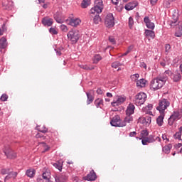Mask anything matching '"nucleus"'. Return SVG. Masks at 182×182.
I'll use <instances>...</instances> for the list:
<instances>
[{"instance_id": "obj_39", "label": "nucleus", "mask_w": 182, "mask_h": 182, "mask_svg": "<svg viewBox=\"0 0 182 182\" xmlns=\"http://www.w3.org/2000/svg\"><path fill=\"white\" fill-rule=\"evenodd\" d=\"M82 69H85V70H93L95 69V67L93 66H89L87 65H81Z\"/></svg>"}, {"instance_id": "obj_31", "label": "nucleus", "mask_w": 182, "mask_h": 182, "mask_svg": "<svg viewBox=\"0 0 182 182\" xmlns=\"http://www.w3.org/2000/svg\"><path fill=\"white\" fill-rule=\"evenodd\" d=\"M86 95L87 97V105H90V103H92L93 100H95V97L89 92H86Z\"/></svg>"}, {"instance_id": "obj_43", "label": "nucleus", "mask_w": 182, "mask_h": 182, "mask_svg": "<svg viewBox=\"0 0 182 182\" xmlns=\"http://www.w3.org/2000/svg\"><path fill=\"white\" fill-rule=\"evenodd\" d=\"M122 64L118 62V61H116V62H114L112 63V68H114V69H117V68H119V66H120Z\"/></svg>"}, {"instance_id": "obj_64", "label": "nucleus", "mask_w": 182, "mask_h": 182, "mask_svg": "<svg viewBox=\"0 0 182 182\" xmlns=\"http://www.w3.org/2000/svg\"><path fill=\"white\" fill-rule=\"evenodd\" d=\"M158 0H151V5H156V3L157 2Z\"/></svg>"}, {"instance_id": "obj_55", "label": "nucleus", "mask_w": 182, "mask_h": 182, "mask_svg": "<svg viewBox=\"0 0 182 182\" xmlns=\"http://www.w3.org/2000/svg\"><path fill=\"white\" fill-rule=\"evenodd\" d=\"M170 49H171V47L170 46V45L169 44H166V46H165L166 52H168L170 50Z\"/></svg>"}, {"instance_id": "obj_51", "label": "nucleus", "mask_w": 182, "mask_h": 182, "mask_svg": "<svg viewBox=\"0 0 182 182\" xmlns=\"http://www.w3.org/2000/svg\"><path fill=\"white\" fill-rule=\"evenodd\" d=\"M159 75H165V76H167V75H168V76H173V73L171 72V70H166L165 72H164V73H162V74H159Z\"/></svg>"}, {"instance_id": "obj_56", "label": "nucleus", "mask_w": 182, "mask_h": 182, "mask_svg": "<svg viewBox=\"0 0 182 182\" xmlns=\"http://www.w3.org/2000/svg\"><path fill=\"white\" fill-rule=\"evenodd\" d=\"M164 6H166V8H169L170 7V1H166L164 2Z\"/></svg>"}, {"instance_id": "obj_45", "label": "nucleus", "mask_w": 182, "mask_h": 182, "mask_svg": "<svg viewBox=\"0 0 182 182\" xmlns=\"http://www.w3.org/2000/svg\"><path fill=\"white\" fill-rule=\"evenodd\" d=\"M139 76L140 75L139 74H134L131 75V79L133 80V82H136V80L139 79Z\"/></svg>"}, {"instance_id": "obj_2", "label": "nucleus", "mask_w": 182, "mask_h": 182, "mask_svg": "<svg viewBox=\"0 0 182 182\" xmlns=\"http://www.w3.org/2000/svg\"><path fill=\"white\" fill-rule=\"evenodd\" d=\"M94 7L90 9V15H95V14H101L103 11V0H95Z\"/></svg>"}, {"instance_id": "obj_57", "label": "nucleus", "mask_w": 182, "mask_h": 182, "mask_svg": "<svg viewBox=\"0 0 182 182\" xmlns=\"http://www.w3.org/2000/svg\"><path fill=\"white\" fill-rule=\"evenodd\" d=\"M97 95H103V90L98 88L97 90Z\"/></svg>"}, {"instance_id": "obj_32", "label": "nucleus", "mask_w": 182, "mask_h": 182, "mask_svg": "<svg viewBox=\"0 0 182 182\" xmlns=\"http://www.w3.org/2000/svg\"><path fill=\"white\" fill-rule=\"evenodd\" d=\"M137 87H144L146 86V80L141 79L136 81Z\"/></svg>"}, {"instance_id": "obj_28", "label": "nucleus", "mask_w": 182, "mask_h": 182, "mask_svg": "<svg viewBox=\"0 0 182 182\" xmlns=\"http://www.w3.org/2000/svg\"><path fill=\"white\" fill-rule=\"evenodd\" d=\"M36 130H38V132H40L41 133H48V128H46L45 125L37 126Z\"/></svg>"}, {"instance_id": "obj_34", "label": "nucleus", "mask_w": 182, "mask_h": 182, "mask_svg": "<svg viewBox=\"0 0 182 182\" xmlns=\"http://www.w3.org/2000/svg\"><path fill=\"white\" fill-rule=\"evenodd\" d=\"M133 122V117L132 115H127V117L124 118V122L122 123H125V126L127 123H132Z\"/></svg>"}, {"instance_id": "obj_18", "label": "nucleus", "mask_w": 182, "mask_h": 182, "mask_svg": "<svg viewBox=\"0 0 182 182\" xmlns=\"http://www.w3.org/2000/svg\"><path fill=\"white\" fill-rule=\"evenodd\" d=\"M92 18H93V23L95 25H99L102 22V18L99 16V14L95 13V14H91Z\"/></svg>"}, {"instance_id": "obj_52", "label": "nucleus", "mask_w": 182, "mask_h": 182, "mask_svg": "<svg viewBox=\"0 0 182 182\" xmlns=\"http://www.w3.org/2000/svg\"><path fill=\"white\" fill-rule=\"evenodd\" d=\"M174 147L176 150H178V151H180V149H181L182 147V144L181 143L176 144L174 145Z\"/></svg>"}, {"instance_id": "obj_35", "label": "nucleus", "mask_w": 182, "mask_h": 182, "mask_svg": "<svg viewBox=\"0 0 182 182\" xmlns=\"http://www.w3.org/2000/svg\"><path fill=\"white\" fill-rule=\"evenodd\" d=\"M43 178L47 181H49V180H50V172L46 171L43 173Z\"/></svg>"}, {"instance_id": "obj_20", "label": "nucleus", "mask_w": 182, "mask_h": 182, "mask_svg": "<svg viewBox=\"0 0 182 182\" xmlns=\"http://www.w3.org/2000/svg\"><path fill=\"white\" fill-rule=\"evenodd\" d=\"M161 114L156 118V123L158 126L161 127L164 123V112H160Z\"/></svg>"}, {"instance_id": "obj_58", "label": "nucleus", "mask_w": 182, "mask_h": 182, "mask_svg": "<svg viewBox=\"0 0 182 182\" xmlns=\"http://www.w3.org/2000/svg\"><path fill=\"white\" fill-rule=\"evenodd\" d=\"M136 134H137V132H130L129 137H134V136H136Z\"/></svg>"}, {"instance_id": "obj_6", "label": "nucleus", "mask_w": 182, "mask_h": 182, "mask_svg": "<svg viewBox=\"0 0 182 182\" xmlns=\"http://www.w3.org/2000/svg\"><path fill=\"white\" fill-rule=\"evenodd\" d=\"M182 117V114L180 113L178 111H175L173 112V114L171 115V117L168 119V124L169 126H173L174 124V122L177 120H180Z\"/></svg>"}, {"instance_id": "obj_36", "label": "nucleus", "mask_w": 182, "mask_h": 182, "mask_svg": "<svg viewBox=\"0 0 182 182\" xmlns=\"http://www.w3.org/2000/svg\"><path fill=\"white\" fill-rule=\"evenodd\" d=\"M100 60H102V56H100V55L97 54L94 56L93 58V63H99V62H100Z\"/></svg>"}, {"instance_id": "obj_62", "label": "nucleus", "mask_w": 182, "mask_h": 182, "mask_svg": "<svg viewBox=\"0 0 182 182\" xmlns=\"http://www.w3.org/2000/svg\"><path fill=\"white\" fill-rule=\"evenodd\" d=\"M147 109H148V110H151L153 109V105L149 104L147 105Z\"/></svg>"}, {"instance_id": "obj_41", "label": "nucleus", "mask_w": 182, "mask_h": 182, "mask_svg": "<svg viewBox=\"0 0 182 182\" xmlns=\"http://www.w3.org/2000/svg\"><path fill=\"white\" fill-rule=\"evenodd\" d=\"M41 144H43V147H44V150L42 151V153H46V151H49V149H50L49 146L46 145L45 142H42Z\"/></svg>"}, {"instance_id": "obj_25", "label": "nucleus", "mask_w": 182, "mask_h": 182, "mask_svg": "<svg viewBox=\"0 0 182 182\" xmlns=\"http://www.w3.org/2000/svg\"><path fill=\"white\" fill-rule=\"evenodd\" d=\"M80 23V19L79 18H72L70 21L69 25L71 26H74V28H76Z\"/></svg>"}, {"instance_id": "obj_14", "label": "nucleus", "mask_w": 182, "mask_h": 182, "mask_svg": "<svg viewBox=\"0 0 182 182\" xmlns=\"http://www.w3.org/2000/svg\"><path fill=\"white\" fill-rule=\"evenodd\" d=\"M42 23L43 25V26H52V25H53V19H52L51 18L49 17H44L42 19Z\"/></svg>"}, {"instance_id": "obj_19", "label": "nucleus", "mask_w": 182, "mask_h": 182, "mask_svg": "<svg viewBox=\"0 0 182 182\" xmlns=\"http://www.w3.org/2000/svg\"><path fill=\"white\" fill-rule=\"evenodd\" d=\"M171 78L173 82H180V80H181V74H180L178 71H176L174 73L172 74Z\"/></svg>"}, {"instance_id": "obj_44", "label": "nucleus", "mask_w": 182, "mask_h": 182, "mask_svg": "<svg viewBox=\"0 0 182 182\" xmlns=\"http://www.w3.org/2000/svg\"><path fill=\"white\" fill-rule=\"evenodd\" d=\"M146 124H150L151 123V117H146L144 118V122Z\"/></svg>"}, {"instance_id": "obj_59", "label": "nucleus", "mask_w": 182, "mask_h": 182, "mask_svg": "<svg viewBox=\"0 0 182 182\" xmlns=\"http://www.w3.org/2000/svg\"><path fill=\"white\" fill-rule=\"evenodd\" d=\"M160 65L161 66H162V68H166V61L164 60L163 61H161Z\"/></svg>"}, {"instance_id": "obj_15", "label": "nucleus", "mask_w": 182, "mask_h": 182, "mask_svg": "<svg viewBox=\"0 0 182 182\" xmlns=\"http://www.w3.org/2000/svg\"><path fill=\"white\" fill-rule=\"evenodd\" d=\"M144 22L146 23V26L149 29H151V31L154 29V23L151 22L148 16H146L144 18Z\"/></svg>"}, {"instance_id": "obj_40", "label": "nucleus", "mask_w": 182, "mask_h": 182, "mask_svg": "<svg viewBox=\"0 0 182 182\" xmlns=\"http://www.w3.org/2000/svg\"><path fill=\"white\" fill-rule=\"evenodd\" d=\"M181 134H182V132H181V128L179 129V132H176L174 135L175 136V139H178V140H181Z\"/></svg>"}, {"instance_id": "obj_27", "label": "nucleus", "mask_w": 182, "mask_h": 182, "mask_svg": "<svg viewBox=\"0 0 182 182\" xmlns=\"http://www.w3.org/2000/svg\"><path fill=\"white\" fill-rule=\"evenodd\" d=\"M172 148H173V145L169 144L164 146L162 149V151H164V153H166V154H168L170 153V150H171Z\"/></svg>"}, {"instance_id": "obj_33", "label": "nucleus", "mask_w": 182, "mask_h": 182, "mask_svg": "<svg viewBox=\"0 0 182 182\" xmlns=\"http://www.w3.org/2000/svg\"><path fill=\"white\" fill-rule=\"evenodd\" d=\"M95 105L96 106V107L99 108H102V107L103 106V100L100 99V98H97V100H95Z\"/></svg>"}, {"instance_id": "obj_16", "label": "nucleus", "mask_w": 182, "mask_h": 182, "mask_svg": "<svg viewBox=\"0 0 182 182\" xmlns=\"http://www.w3.org/2000/svg\"><path fill=\"white\" fill-rule=\"evenodd\" d=\"M137 5H138V3L136 1L129 2L127 5H125V9L127 11H132V10L134 9V8H136V6H137Z\"/></svg>"}, {"instance_id": "obj_1", "label": "nucleus", "mask_w": 182, "mask_h": 182, "mask_svg": "<svg viewBox=\"0 0 182 182\" xmlns=\"http://www.w3.org/2000/svg\"><path fill=\"white\" fill-rule=\"evenodd\" d=\"M168 80V77L166 76V75H159L151 81L150 87L153 89V90H159V89H161V87L166 85V82H167Z\"/></svg>"}, {"instance_id": "obj_50", "label": "nucleus", "mask_w": 182, "mask_h": 182, "mask_svg": "<svg viewBox=\"0 0 182 182\" xmlns=\"http://www.w3.org/2000/svg\"><path fill=\"white\" fill-rule=\"evenodd\" d=\"M49 32L52 35H58V31H56V28H50L49 29Z\"/></svg>"}, {"instance_id": "obj_29", "label": "nucleus", "mask_w": 182, "mask_h": 182, "mask_svg": "<svg viewBox=\"0 0 182 182\" xmlns=\"http://www.w3.org/2000/svg\"><path fill=\"white\" fill-rule=\"evenodd\" d=\"M3 7L4 8V9H12V8L14 7V2L12 1H8V3H4L3 4Z\"/></svg>"}, {"instance_id": "obj_47", "label": "nucleus", "mask_w": 182, "mask_h": 182, "mask_svg": "<svg viewBox=\"0 0 182 182\" xmlns=\"http://www.w3.org/2000/svg\"><path fill=\"white\" fill-rule=\"evenodd\" d=\"M6 31V27L5 26V24L2 25V27L0 28V36H2L4 35V32Z\"/></svg>"}, {"instance_id": "obj_8", "label": "nucleus", "mask_w": 182, "mask_h": 182, "mask_svg": "<svg viewBox=\"0 0 182 182\" xmlns=\"http://www.w3.org/2000/svg\"><path fill=\"white\" fill-rule=\"evenodd\" d=\"M161 141V139L159 136H155L154 135H149V136H146L145 138H143L141 140V143L143 146H147L149 143H154V141Z\"/></svg>"}, {"instance_id": "obj_21", "label": "nucleus", "mask_w": 182, "mask_h": 182, "mask_svg": "<svg viewBox=\"0 0 182 182\" xmlns=\"http://www.w3.org/2000/svg\"><path fill=\"white\" fill-rule=\"evenodd\" d=\"M177 21H178V15L173 14L172 16V20L168 21L169 25L171 26H177Z\"/></svg>"}, {"instance_id": "obj_42", "label": "nucleus", "mask_w": 182, "mask_h": 182, "mask_svg": "<svg viewBox=\"0 0 182 182\" xmlns=\"http://www.w3.org/2000/svg\"><path fill=\"white\" fill-rule=\"evenodd\" d=\"M10 171H11V168H2V169L1 170V174H3V175L9 174Z\"/></svg>"}, {"instance_id": "obj_3", "label": "nucleus", "mask_w": 182, "mask_h": 182, "mask_svg": "<svg viewBox=\"0 0 182 182\" xmlns=\"http://www.w3.org/2000/svg\"><path fill=\"white\" fill-rule=\"evenodd\" d=\"M67 36L72 43H77L80 38V33L78 30H71L68 32Z\"/></svg>"}, {"instance_id": "obj_61", "label": "nucleus", "mask_w": 182, "mask_h": 182, "mask_svg": "<svg viewBox=\"0 0 182 182\" xmlns=\"http://www.w3.org/2000/svg\"><path fill=\"white\" fill-rule=\"evenodd\" d=\"M36 139H41V137H43V135L41 134L40 133H38L36 135Z\"/></svg>"}, {"instance_id": "obj_37", "label": "nucleus", "mask_w": 182, "mask_h": 182, "mask_svg": "<svg viewBox=\"0 0 182 182\" xmlns=\"http://www.w3.org/2000/svg\"><path fill=\"white\" fill-rule=\"evenodd\" d=\"M149 136V131L148 130H142L141 132V138H139V140H141V139H144Z\"/></svg>"}, {"instance_id": "obj_5", "label": "nucleus", "mask_w": 182, "mask_h": 182, "mask_svg": "<svg viewBox=\"0 0 182 182\" xmlns=\"http://www.w3.org/2000/svg\"><path fill=\"white\" fill-rule=\"evenodd\" d=\"M147 99V95L144 92H139L135 96L134 104L136 106H141L144 105L146 100Z\"/></svg>"}, {"instance_id": "obj_54", "label": "nucleus", "mask_w": 182, "mask_h": 182, "mask_svg": "<svg viewBox=\"0 0 182 182\" xmlns=\"http://www.w3.org/2000/svg\"><path fill=\"white\" fill-rule=\"evenodd\" d=\"M60 29H61V31H63V32H68V26H66L65 25H61Z\"/></svg>"}, {"instance_id": "obj_4", "label": "nucleus", "mask_w": 182, "mask_h": 182, "mask_svg": "<svg viewBox=\"0 0 182 182\" xmlns=\"http://www.w3.org/2000/svg\"><path fill=\"white\" fill-rule=\"evenodd\" d=\"M170 107V101L167 99H161L159 101V105L156 107V109L159 110V113H164L167 107Z\"/></svg>"}, {"instance_id": "obj_10", "label": "nucleus", "mask_w": 182, "mask_h": 182, "mask_svg": "<svg viewBox=\"0 0 182 182\" xmlns=\"http://www.w3.org/2000/svg\"><path fill=\"white\" fill-rule=\"evenodd\" d=\"M4 154L6 156L7 159H16V153L11 149L9 146L5 147L4 150Z\"/></svg>"}, {"instance_id": "obj_53", "label": "nucleus", "mask_w": 182, "mask_h": 182, "mask_svg": "<svg viewBox=\"0 0 182 182\" xmlns=\"http://www.w3.org/2000/svg\"><path fill=\"white\" fill-rule=\"evenodd\" d=\"M109 41L112 45H116V40L113 36H109Z\"/></svg>"}, {"instance_id": "obj_12", "label": "nucleus", "mask_w": 182, "mask_h": 182, "mask_svg": "<svg viewBox=\"0 0 182 182\" xmlns=\"http://www.w3.org/2000/svg\"><path fill=\"white\" fill-rule=\"evenodd\" d=\"M54 178L55 182H67L68 176L65 173H62L60 175H55Z\"/></svg>"}, {"instance_id": "obj_13", "label": "nucleus", "mask_w": 182, "mask_h": 182, "mask_svg": "<svg viewBox=\"0 0 182 182\" xmlns=\"http://www.w3.org/2000/svg\"><path fill=\"white\" fill-rule=\"evenodd\" d=\"M97 178V176H96V173L94 170H92L85 177V180H87V181H95Z\"/></svg>"}, {"instance_id": "obj_63", "label": "nucleus", "mask_w": 182, "mask_h": 182, "mask_svg": "<svg viewBox=\"0 0 182 182\" xmlns=\"http://www.w3.org/2000/svg\"><path fill=\"white\" fill-rule=\"evenodd\" d=\"M112 2L114 5H117V4H119V0H112Z\"/></svg>"}, {"instance_id": "obj_17", "label": "nucleus", "mask_w": 182, "mask_h": 182, "mask_svg": "<svg viewBox=\"0 0 182 182\" xmlns=\"http://www.w3.org/2000/svg\"><path fill=\"white\" fill-rule=\"evenodd\" d=\"M134 109H136V107H134V105L129 104L126 110L127 116H132V114L134 113Z\"/></svg>"}, {"instance_id": "obj_30", "label": "nucleus", "mask_w": 182, "mask_h": 182, "mask_svg": "<svg viewBox=\"0 0 182 182\" xmlns=\"http://www.w3.org/2000/svg\"><path fill=\"white\" fill-rule=\"evenodd\" d=\"M7 44H6V38L2 37L0 39V48L1 49H5L6 48Z\"/></svg>"}, {"instance_id": "obj_46", "label": "nucleus", "mask_w": 182, "mask_h": 182, "mask_svg": "<svg viewBox=\"0 0 182 182\" xmlns=\"http://www.w3.org/2000/svg\"><path fill=\"white\" fill-rule=\"evenodd\" d=\"M8 95L3 94L0 97V100H1V102H6V100H8Z\"/></svg>"}, {"instance_id": "obj_48", "label": "nucleus", "mask_w": 182, "mask_h": 182, "mask_svg": "<svg viewBox=\"0 0 182 182\" xmlns=\"http://www.w3.org/2000/svg\"><path fill=\"white\" fill-rule=\"evenodd\" d=\"M128 23H129V26L130 29H132V28H133V25L134 23V21L133 20V18L129 17Z\"/></svg>"}, {"instance_id": "obj_22", "label": "nucleus", "mask_w": 182, "mask_h": 182, "mask_svg": "<svg viewBox=\"0 0 182 182\" xmlns=\"http://www.w3.org/2000/svg\"><path fill=\"white\" fill-rule=\"evenodd\" d=\"M144 33L148 39H154V38H156L154 31L151 30H146Z\"/></svg>"}, {"instance_id": "obj_49", "label": "nucleus", "mask_w": 182, "mask_h": 182, "mask_svg": "<svg viewBox=\"0 0 182 182\" xmlns=\"http://www.w3.org/2000/svg\"><path fill=\"white\" fill-rule=\"evenodd\" d=\"M53 166L55 167V168H58L60 171H62V166L59 164V162L53 164Z\"/></svg>"}, {"instance_id": "obj_7", "label": "nucleus", "mask_w": 182, "mask_h": 182, "mask_svg": "<svg viewBox=\"0 0 182 182\" xmlns=\"http://www.w3.org/2000/svg\"><path fill=\"white\" fill-rule=\"evenodd\" d=\"M110 124L114 127H124L126 126V123L122 122V119L119 115H116L112 119Z\"/></svg>"}, {"instance_id": "obj_60", "label": "nucleus", "mask_w": 182, "mask_h": 182, "mask_svg": "<svg viewBox=\"0 0 182 182\" xmlns=\"http://www.w3.org/2000/svg\"><path fill=\"white\" fill-rule=\"evenodd\" d=\"M140 66L141 68H144V69H147V65H146L144 63H141Z\"/></svg>"}, {"instance_id": "obj_9", "label": "nucleus", "mask_w": 182, "mask_h": 182, "mask_svg": "<svg viewBox=\"0 0 182 182\" xmlns=\"http://www.w3.org/2000/svg\"><path fill=\"white\" fill-rule=\"evenodd\" d=\"M105 24L107 28H113L114 26V17L112 14H108L105 20Z\"/></svg>"}, {"instance_id": "obj_11", "label": "nucleus", "mask_w": 182, "mask_h": 182, "mask_svg": "<svg viewBox=\"0 0 182 182\" xmlns=\"http://www.w3.org/2000/svg\"><path fill=\"white\" fill-rule=\"evenodd\" d=\"M124 102H126V97L117 96L111 105L113 107H116L120 106V105L124 103Z\"/></svg>"}, {"instance_id": "obj_23", "label": "nucleus", "mask_w": 182, "mask_h": 182, "mask_svg": "<svg viewBox=\"0 0 182 182\" xmlns=\"http://www.w3.org/2000/svg\"><path fill=\"white\" fill-rule=\"evenodd\" d=\"M36 173V171L33 168L28 169L26 171V176H27V177H29L30 178H33V177H35Z\"/></svg>"}, {"instance_id": "obj_38", "label": "nucleus", "mask_w": 182, "mask_h": 182, "mask_svg": "<svg viewBox=\"0 0 182 182\" xmlns=\"http://www.w3.org/2000/svg\"><path fill=\"white\" fill-rule=\"evenodd\" d=\"M90 5V0H83L81 6L82 8H87Z\"/></svg>"}, {"instance_id": "obj_24", "label": "nucleus", "mask_w": 182, "mask_h": 182, "mask_svg": "<svg viewBox=\"0 0 182 182\" xmlns=\"http://www.w3.org/2000/svg\"><path fill=\"white\" fill-rule=\"evenodd\" d=\"M18 176V172L12 171L9 172L8 176H6L4 178V181H6V180H9V178H16V176Z\"/></svg>"}, {"instance_id": "obj_26", "label": "nucleus", "mask_w": 182, "mask_h": 182, "mask_svg": "<svg viewBox=\"0 0 182 182\" xmlns=\"http://www.w3.org/2000/svg\"><path fill=\"white\" fill-rule=\"evenodd\" d=\"M175 36H176V38H181V36H182V26H176V32H175Z\"/></svg>"}]
</instances>
